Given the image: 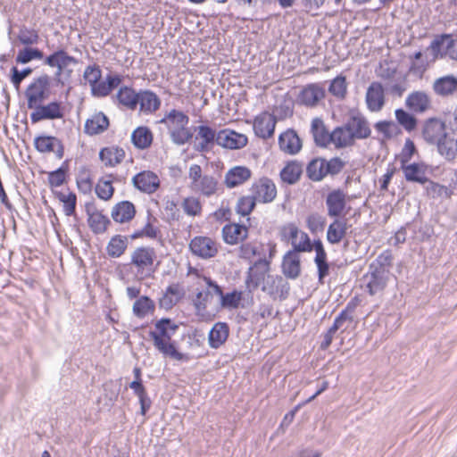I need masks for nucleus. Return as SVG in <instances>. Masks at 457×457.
Listing matches in <instances>:
<instances>
[{"instance_id": "48", "label": "nucleus", "mask_w": 457, "mask_h": 457, "mask_svg": "<svg viewBox=\"0 0 457 457\" xmlns=\"http://www.w3.org/2000/svg\"><path fill=\"white\" fill-rule=\"evenodd\" d=\"M128 246V238L124 236L116 235L109 241L106 251L109 256L118 258L121 256Z\"/></svg>"}, {"instance_id": "55", "label": "nucleus", "mask_w": 457, "mask_h": 457, "mask_svg": "<svg viewBox=\"0 0 457 457\" xmlns=\"http://www.w3.org/2000/svg\"><path fill=\"white\" fill-rule=\"evenodd\" d=\"M392 254L389 251H385L381 253L376 260L370 265V269L379 270V271H386L387 274H390V267L392 264Z\"/></svg>"}, {"instance_id": "49", "label": "nucleus", "mask_w": 457, "mask_h": 457, "mask_svg": "<svg viewBox=\"0 0 457 457\" xmlns=\"http://www.w3.org/2000/svg\"><path fill=\"white\" fill-rule=\"evenodd\" d=\"M302 166L296 162H288L280 171L282 181L287 184H295L302 174Z\"/></svg>"}, {"instance_id": "51", "label": "nucleus", "mask_w": 457, "mask_h": 457, "mask_svg": "<svg viewBox=\"0 0 457 457\" xmlns=\"http://www.w3.org/2000/svg\"><path fill=\"white\" fill-rule=\"evenodd\" d=\"M155 304L147 296L139 297L133 304V313L137 318H145L147 314L154 312Z\"/></svg>"}, {"instance_id": "43", "label": "nucleus", "mask_w": 457, "mask_h": 457, "mask_svg": "<svg viewBox=\"0 0 457 457\" xmlns=\"http://www.w3.org/2000/svg\"><path fill=\"white\" fill-rule=\"evenodd\" d=\"M192 191L200 193L205 196L214 195L218 189V182L215 178L204 175L195 186H190Z\"/></svg>"}, {"instance_id": "21", "label": "nucleus", "mask_w": 457, "mask_h": 457, "mask_svg": "<svg viewBox=\"0 0 457 457\" xmlns=\"http://www.w3.org/2000/svg\"><path fill=\"white\" fill-rule=\"evenodd\" d=\"M35 111L30 114L32 122L36 123L42 120H54L62 118L61 104L52 102L46 105H37Z\"/></svg>"}, {"instance_id": "5", "label": "nucleus", "mask_w": 457, "mask_h": 457, "mask_svg": "<svg viewBox=\"0 0 457 457\" xmlns=\"http://www.w3.org/2000/svg\"><path fill=\"white\" fill-rule=\"evenodd\" d=\"M276 253V244L273 242H250L243 244L239 248L241 258L255 261H271Z\"/></svg>"}, {"instance_id": "60", "label": "nucleus", "mask_w": 457, "mask_h": 457, "mask_svg": "<svg viewBox=\"0 0 457 457\" xmlns=\"http://www.w3.org/2000/svg\"><path fill=\"white\" fill-rule=\"evenodd\" d=\"M375 129L377 131L383 134L386 138H391L399 132L398 126L394 121H378L375 124Z\"/></svg>"}, {"instance_id": "2", "label": "nucleus", "mask_w": 457, "mask_h": 457, "mask_svg": "<svg viewBox=\"0 0 457 457\" xmlns=\"http://www.w3.org/2000/svg\"><path fill=\"white\" fill-rule=\"evenodd\" d=\"M79 61L70 55L65 50L58 49L46 56L44 63L53 69H55L54 76L57 82L64 85L68 82L73 73L74 67Z\"/></svg>"}, {"instance_id": "45", "label": "nucleus", "mask_w": 457, "mask_h": 457, "mask_svg": "<svg viewBox=\"0 0 457 457\" xmlns=\"http://www.w3.org/2000/svg\"><path fill=\"white\" fill-rule=\"evenodd\" d=\"M220 298V308L228 309V310H235L237 309L240 305V303L243 298V293L241 291L234 290L229 293L224 294L221 290V294L219 295Z\"/></svg>"}, {"instance_id": "17", "label": "nucleus", "mask_w": 457, "mask_h": 457, "mask_svg": "<svg viewBox=\"0 0 457 457\" xmlns=\"http://www.w3.org/2000/svg\"><path fill=\"white\" fill-rule=\"evenodd\" d=\"M390 274L386 271H379L369 268V272L364 276L365 287L370 295L380 294L386 288Z\"/></svg>"}, {"instance_id": "4", "label": "nucleus", "mask_w": 457, "mask_h": 457, "mask_svg": "<svg viewBox=\"0 0 457 457\" xmlns=\"http://www.w3.org/2000/svg\"><path fill=\"white\" fill-rule=\"evenodd\" d=\"M203 280L205 287L196 293L192 299V303L195 315L205 318L208 316L207 309L212 304L213 296L219 297V295L221 294V287L210 278L203 277Z\"/></svg>"}, {"instance_id": "61", "label": "nucleus", "mask_w": 457, "mask_h": 457, "mask_svg": "<svg viewBox=\"0 0 457 457\" xmlns=\"http://www.w3.org/2000/svg\"><path fill=\"white\" fill-rule=\"evenodd\" d=\"M184 212L190 216H196L200 214L202 206L200 201L195 197H187L182 203Z\"/></svg>"}, {"instance_id": "30", "label": "nucleus", "mask_w": 457, "mask_h": 457, "mask_svg": "<svg viewBox=\"0 0 457 457\" xmlns=\"http://www.w3.org/2000/svg\"><path fill=\"white\" fill-rule=\"evenodd\" d=\"M109 127V120L103 112L94 113L85 122L84 131L89 136L98 135Z\"/></svg>"}, {"instance_id": "47", "label": "nucleus", "mask_w": 457, "mask_h": 457, "mask_svg": "<svg viewBox=\"0 0 457 457\" xmlns=\"http://www.w3.org/2000/svg\"><path fill=\"white\" fill-rule=\"evenodd\" d=\"M88 224L94 233L101 234L107 229L110 220L102 212L96 210L88 214Z\"/></svg>"}, {"instance_id": "46", "label": "nucleus", "mask_w": 457, "mask_h": 457, "mask_svg": "<svg viewBox=\"0 0 457 457\" xmlns=\"http://www.w3.org/2000/svg\"><path fill=\"white\" fill-rule=\"evenodd\" d=\"M131 140L136 147L145 149L152 144L153 134L149 129L139 127L133 131Z\"/></svg>"}, {"instance_id": "8", "label": "nucleus", "mask_w": 457, "mask_h": 457, "mask_svg": "<svg viewBox=\"0 0 457 457\" xmlns=\"http://www.w3.org/2000/svg\"><path fill=\"white\" fill-rule=\"evenodd\" d=\"M48 86L49 77L43 75L34 79L28 87L25 95L29 109L37 107V105L40 104L47 97Z\"/></svg>"}, {"instance_id": "15", "label": "nucleus", "mask_w": 457, "mask_h": 457, "mask_svg": "<svg viewBox=\"0 0 457 457\" xmlns=\"http://www.w3.org/2000/svg\"><path fill=\"white\" fill-rule=\"evenodd\" d=\"M192 253L203 259H209L218 253V245L215 241L208 237H195L189 244Z\"/></svg>"}, {"instance_id": "3", "label": "nucleus", "mask_w": 457, "mask_h": 457, "mask_svg": "<svg viewBox=\"0 0 457 457\" xmlns=\"http://www.w3.org/2000/svg\"><path fill=\"white\" fill-rule=\"evenodd\" d=\"M156 253L148 246L137 247L130 254L129 266L137 279L143 280L151 277L154 271Z\"/></svg>"}, {"instance_id": "9", "label": "nucleus", "mask_w": 457, "mask_h": 457, "mask_svg": "<svg viewBox=\"0 0 457 457\" xmlns=\"http://www.w3.org/2000/svg\"><path fill=\"white\" fill-rule=\"evenodd\" d=\"M262 290L267 293L273 300H285L290 290V286L280 276H268L261 285Z\"/></svg>"}, {"instance_id": "33", "label": "nucleus", "mask_w": 457, "mask_h": 457, "mask_svg": "<svg viewBox=\"0 0 457 457\" xmlns=\"http://www.w3.org/2000/svg\"><path fill=\"white\" fill-rule=\"evenodd\" d=\"M330 144L336 148H345L354 144V139L347 128L346 123L343 126L337 127L330 133Z\"/></svg>"}, {"instance_id": "31", "label": "nucleus", "mask_w": 457, "mask_h": 457, "mask_svg": "<svg viewBox=\"0 0 457 457\" xmlns=\"http://www.w3.org/2000/svg\"><path fill=\"white\" fill-rule=\"evenodd\" d=\"M229 328L225 322H217L213 325L208 335V342L211 348L217 349L228 339Z\"/></svg>"}, {"instance_id": "37", "label": "nucleus", "mask_w": 457, "mask_h": 457, "mask_svg": "<svg viewBox=\"0 0 457 457\" xmlns=\"http://www.w3.org/2000/svg\"><path fill=\"white\" fill-rule=\"evenodd\" d=\"M136 209L134 204L129 201H122L117 204L112 211V217L116 222L124 223L134 218Z\"/></svg>"}, {"instance_id": "10", "label": "nucleus", "mask_w": 457, "mask_h": 457, "mask_svg": "<svg viewBox=\"0 0 457 457\" xmlns=\"http://www.w3.org/2000/svg\"><path fill=\"white\" fill-rule=\"evenodd\" d=\"M252 195L259 203H271L277 195V187L274 182L266 177L256 180L251 187Z\"/></svg>"}, {"instance_id": "29", "label": "nucleus", "mask_w": 457, "mask_h": 457, "mask_svg": "<svg viewBox=\"0 0 457 457\" xmlns=\"http://www.w3.org/2000/svg\"><path fill=\"white\" fill-rule=\"evenodd\" d=\"M154 346L155 349L160 352L165 357H170L176 361H185L187 360V357L179 352L176 348L175 342L172 341V338L170 339H152Z\"/></svg>"}, {"instance_id": "36", "label": "nucleus", "mask_w": 457, "mask_h": 457, "mask_svg": "<svg viewBox=\"0 0 457 457\" xmlns=\"http://www.w3.org/2000/svg\"><path fill=\"white\" fill-rule=\"evenodd\" d=\"M434 92L440 96H449L457 90V78L447 75L436 79L433 83Z\"/></svg>"}, {"instance_id": "6", "label": "nucleus", "mask_w": 457, "mask_h": 457, "mask_svg": "<svg viewBox=\"0 0 457 457\" xmlns=\"http://www.w3.org/2000/svg\"><path fill=\"white\" fill-rule=\"evenodd\" d=\"M282 237L291 243V251L297 253L312 250L313 244L311 243L309 236L294 223H288L282 228Z\"/></svg>"}, {"instance_id": "35", "label": "nucleus", "mask_w": 457, "mask_h": 457, "mask_svg": "<svg viewBox=\"0 0 457 457\" xmlns=\"http://www.w3.org/2000/svg\"><path fill=\"white\" fill-rule=\"evenodd\" d=\"M438 152L447 160H454L457 158V134L454 132L447 133L444 139L437 145Z\"/></svg>"}, {"instance_id": "16", "label": "nucleus", "mask_w": 457, "mask_h": 457, "mask_svg": "<svg viewBox=\"0 0 457 457\" xmlns=\"http://www.w3.org/2000/svg\"><path fill=\"white\" fill-rule=\"evenodd\" d=\"M248 138L245 134L229 129L220 130L217 134L216 143L228 149H240L246 145Z\"/></svg>"}, {"instance_id": "34", "label": "nucleus", "mask_w": 457, "mask_h": 457, "mask_svg": "<svg viewBox=\"0 0 457 457\" xmlns=\"http://www.w3.org/2000/svg\"><path fill=\"white\" fill-rule=\"evenodd\" d=\"M405 104L410 110L422 113L429 109L430 99L426 93L416 91L407 96Z\"/></svg>"}, {"instance_id": "32", "label": "nucleus", "mask_w": 457, "mask_h": 457, "mask_svg": "<svg viewBox=\"0 0 457 457\" xmlns=\"http://www.w3.org/2000/svg\"><path fill=\"white\" fill-rule=\"evenodd\" d=\"M35 146L41 153H55L58 157L62 156L63 147L60 140L54 137L42 136L35 139Z\"/></svg>"}, {"instance_id": "63", "label": "nucleus", "mask_w": 457, "mask_h": 457, "mask_svg": "<svg viewBox=\"0 0 457 457\" xmlns=\"http://www.w3.org/2000/svg\"><path fill=\"white\" fill-rule=\"evenodd\" d=\"M19 41L25 46L35 45L38 42L39 37L34 29H21L18 35Z\"/></svg>"}, {"instance_id": "26", "label": "nucleus", "mask_w": 457, "mask_h": 457, "mask_svg": "<svg viewBox=\"0 0 457 457\" xmlns=\"http://www.w3.org/2000/svg\"><path fill=\"white\" fill-rule=\"evenodd\" d=\"M346 204V195L340 189L331 191L326 198L328 214L330 217H338L344 212Z\"/></svg>"}, {"instance_id": "22", "label": "nucleus", "mask_w": 457, "mask_h": 457, "mask_svg": "<svg viewBox=\"0 0 457 457\" xmlns=\"http://www.w3.org/2000/svg\"><path fill=\"white\" fill-rule=\"evenodd\" d=\"M325 97L324 87L318 83L306 85L301 91L298 101L306 106H315Z\"/></svg>"}, {"instance_id": "24", "label": "nucleus", "mask_w": 457, "mask_h": 457, "mask_svg": "<svg viewBox=\"0 0 457 457\" xmlns=\"http://www.w3.org/2000/svg\"><path fill=\"white\" fill-rule=\"evenodd\" d=\"M279 149L287 154H295L302 148V142L296 132L287 129L278 137Z\"/></svg>"}, {"instance_id": "44", "label": "nucleus", "mask_w": 457, "mask_h": 457, "mask_svg": "<svg viewBox=\"0 0 457 457\" xmlns=\"http://www.w3.org/2000/svg\"><path fill=\"white\" fill-rule=\"evenodd\" d=\"M116 97L120 104L130 110H135L138 104V94L129 87H121Z\"/></svg>"}, {"instance_id": "54", "label": "nucleus", "mask_w": 457, "mask_h": 457, "mask_svg": "<svg viewBox=\"0 0 457 457\" xmlns=\"http://www.w3.org/2000/svg\"><path fill=\"white\" fill-rule=\"evenodd\" d=\"M44 54L38 48L25 47L18 52L15 61L17 63L26 64L32 60H42Z\"/></svg>"}, {"instance_id": "23", "label": "nucleus", "mask_w": 457, "mask_h": 457, "mask_svg": "<svg viewBox=\"0 0 457 457\" xmlns=\"http://www.w3.org/2000/svg\"><path fill=\"white\" fill-rule=\"evenodd\" d=\"M251 177L252 171L249 168L245 166H235L226 172L224 183L227 187L234 188L248 181Z\"/></svg>"}, {"instance_id": "20", "label": "nucleus", "mask_w": 457, "mask_h": 457, "mask_svg": "<svg viewBox=\"0 0 457 457\" xmlns=\"http://www.w3.org/2000/svg\"><path fill=\"white\" fill-rule=\"evenodd\" d=\"M132 183L137 189L146 194L155 192L160 186L158 176L150 170H144L135 175Z\"/></svg>"}, {"instance_id": "64", "label": "nucleus", "mask_w": 457, "mask_h": 457, "mask_svg": "<svg viewBox=\"0 0 457 457\" xmlns=\"http://www.w3.org/2000/svg\"><path fill=\"white\" fill-rule=\"evenodd\" d=\"M77 186L79 190L87 195L92 190L93 182L90 176L87 172H83L77 178Z\"/></svg>"}, {"instance_id": "39", "label": "nucleus", "mask_w": 457, "mask_h": 457, "mask_svg": "<svg viewBox=\"0 0 457 457\" xmlns=\"http://www.w3.org/2000/svg\"><path fill=\"white\" fill-rule=\"evenodd\" d=\"M217 134L209 126L201 125L197 128L196 140H199L196 149L201 152L208 151L210 146L216 141Z\"/></svg>"}, {"instance_id": "28", "label": "nucleus", "mask_w": 457, "mask_h": 457, "mask_svg": "<svg viewBox=\"0 0 457 457\" xmlns=\"http://www.w3.org/2000/svg\"><path fill=\"white\" fill-rule=\"evenodd\" d=\"M281 267L282 272L287 278L292 279L298 278L301 273L299 253L295 251H288L283 257Z\"/></svg>"}, {"instance_id": "19", "label": "nucleus", "mask_w": 457, "mask_h": 457, "mask_svg": "<svg viewBox=\"0 0 457 457\" xmlns=\"http://www.w3.org/2000/svg\"><path fill=\"white\" fill-rule=\"evenodd\" d=\"M270 269V261H254L250 266L246 283L253 288L260 287L267 278Z\"/></svg>"}, {"instance_id": "14", "label": "nucleus", "mask_w": 457, "mask_h": 457, "mask_svg": "<svg viewBox=\"0 0 457 457\" xmlns=\"http://www.w3.org/2000/svg\"><path fill=\"white\" fill-rule=\"evenodd\" d=\"M277 123V118L268 112H263L257 115L253 120V130L257 137L266 139L273 136L275 127Z\"/></svg>"}, {"instance_id": "18", "label": "nucleus", "mask_w": 457, "mask_h": 457, "mask_svg": "<svg viewBox=\"0 0 457 457\" xmlns=\"http://www.w3.org/2000/svg\"><path fill=\"white\" fill-rule=\"evenodd\" d=\"M401 169L403 172L405 179L409 182L425 184L428 181V167L424 162L402 163Z\"/></svg>"}, {"instance_id": "7", "label": "nucleus", "mask_w": 457, "mask_h": 457, "mask_svg": "<svg viewBox=\"0 0 457 457\" xmlns=\"http://www.w3.org/2000/svg\"><path fill=\"white\" fill-rule=\"evenodd\" d=\"M428 49L432 52L434 60L449 57L457 61V38H453L450 35H442L435 38Z\"/></svg>"}, {"instance_id": "56", "label": "nucleus", "mask_w": 457, "mask_h": 457, "mask_svg": "<svg viewBox=\"0 0 457 457\" xmlns=\"http://www.w3.org/2000/svg\"><path fill=\"white\" fill-rule=\"evenodd\" d=\"M395 119L407 131H412L417 126L416 118L403 109L395 110Z\"/></svg>"}, {"instance_id": "52", "label": "nucleus", "mask_w": 457, "mask_h": 457, "mask_svg": "<svg viewBox=\"0 0 457 457\" xmlns=\"http://www.w3.org/2000/svg\"><path fill=\"white\" fill-rule=\"evenodd\" d=\"M113 191L112 175L101 178L96 186V193L103 200H109L112 196Z\"/></svg>"}, {"instance_id": "42", "label": "nucleus", "mask_w": 457, "mask_h": 457, "mask_svg": "<svg viewBox=\"0 0 457 457\" xmlns=\"http://www.w3.org/2000/svg\"><path fill=\"white\" fill-rule=\"evenodd\" d=\"M311 130L318 145L328 146L330 144V133L326 130L321 119L315 118L312 120Z\"/></svg>"}, {"instance_id": "27", "label": "nucleus", "mask_w": 457, "mask_h": 457, "mask_svg": "<svg viewBox=\"0 0 457 457\" xmlns=\"http://www.w3.org/2000/svg\"><path fill=\"white\" fill-rule=\"evenodd\" d=\"M179 326L170 319H161L156 321L154 328L149 331L151 339H170L175 335Z\"/></svg>"}, {"instance_id": "1", "label": "nucleus", "mask_w": 457, "mask_h": 457, "mask_svg": "<svg viewBox=\"0 0 457 457\" xmlns=\"http://www.w3.org/2000/svg\"><path fill=\"white\" fill-rule=\"evenodd\" d=\"M168 128L173 143L179 145L186 144L191 137L192 134L187 129L189 122L188 116L182 111L172 109L168 112L160 120Z\"/></svg>"}, {"instance_id": "62", "label": "nucleus", "mask_w": 457, "mask_h": 457, "mask_svg": "<svg viewBox=\"0 0 457 457\" xmlns=\"http://www.w3.org/2000/svg\"><path fill=\"white\" fill-rule=\"evenodd\" d=\"M102 71L99 66L94 64L87 66L83 73L84 79L88 82L90 87L95 85L101 79Z\"/></svg>"}, {"instance_id": "25", "label": "nucleus", "mask_w": 457, "mask_h": 457, "mask_svg": "<svg viewBox=\"0 0 457 457\" xmlns=\"http://www.w3.org/2000/svg\"><path fill=\"white\" fill-rule=\"evenodd\" d=\"M248 236V228L238 223L227 224L222 228V237L228 245H237Z\"/></svg>"}, {"instance_id": "41", "label": "nucleus", "mask_w": 457, "mask_h": 457, "mask_svg": "<svg viewBox=\"0 0 457 457\" xmlns=\"http://www.w3.org/2000/svg\"><path fill=\"white\" fill-rule=\"evenodd\" d=\"M138 104L141 112L151 113L159 109L161 101L156 94L151 91H142L138 93Z\"/></svg>"}, {"instance_id": "12", "label": "nucleus", "mask_w": 457, "mask_h": 457, "mask_svg": "<svg viewBox=\"0 0 457 457\" xmlns=\"http://www.w3.org/2000/svg\"><path fill=\"white\" fill-rule=\"evenodd\" d=\"M345 123L354 141L356 139H366L371 135L368 120L360 112H352Z\"/></svg>"}, {"instance_id": "59", "label": "nucleus", "mask_w": 457, "mask_h": 457, "mask_svg": "<svg viewBox=\"0 0 457 457\" xmlns=\"http://www.w3.org/2000/svg\"><path fill=\"white\" fill-rule=\"evenodd\" d=\"M326 224V218L319 213H311L306 218V225L312 233L322 231Z\"/></svg>"}, {"instance_id": "13", "label": "nucleus", "mask_w": 457, "mask_h": 457, "mask_svg": "<svg viewBox=\"0 0 457 457\" xmlns=\"http://www.w3.org/2000/svg\"><path fill=\"white\" fill-rule=\"evenodd\" d=\"M446 134L445 124L440 119H429L423 126L422 137L428 144L437 145Z\"/></svg>"}, {"instance_id": "38", "label": "nucleus", "mask_w": 457, "mask_h": 457, "mask_svg": "<svg viewBox=\"0 0 457 457\" xmlns=\"http://www.w3.org/2000/svg\"><path fill=\"white\" fill-rule=\"evenodd\" d=\"M125 157V152L119 147H105L99 153V158L107 167H114L120 164Z\"/></svg>"}, {"instance_id": "40", "label": "nucleus", "mask_w": 457, "mask_h": 457, "mask_svg": "<svg viewBox=\"0 0 457 457\" xmlns=\"http://www.w3.org/2000/svg\"><path fill=\"white\" fill-rule=\"evenodd\" d=\"M347 231V224L345 220L336 219L329 224L327 230V240L332 245L341 242Z\"/></svg>"}, {"instance_id": "57", "label": "nucleus", "mask_w": 457, "mask_h": 457, "mask_svg": "<svg viewBox=\"0 0 457 457\" xmlns=\"http://www.w3.org/2000/svg\"><path fill=\"white\" fill-rule=\"evenodd\" d=\"M256 202L257 200L253 195L240 197L236 207L237 212L242 216L249 215L253 210Z\"/></svg>"}, {"instance_id": "11", "label": "nucleus", "mask_w": 457, "mask_h": 457, "mask_svg": "<svg viewBox=\"0 0 457 457\" xmlns=\"http://www.w3.org/2000/svg\"><path fill=\"white\" fill-rule=\"evenodd\" d=\"M367 108L371 112H380L386 103L385 90L381 83L374 81L370 84L365 95Z\"/></svg>"}, {"instance_id": "53", "label": "nucleus", "mask_w": 457, "mask_h": 457, "mask_svg": "<svg viewBox=\"0 0 457 457\" xmlns=\"http://www.w3.org/2000/svg\"><path fill=\"white\" fill-rule=\"evenodd\" d=\"M427 194L429 197L434 199H448L453 195V190L448 187L440 185L433 181H428Z\"/></svg>"}, {"instance_id": "50", "label": "nucleus", "mask_w": 457, "mask_h": 457, "mask_svg": "<svg viewBox=\"0 0 457 457\" xmlns=\"http://www.w3.org/2000/svg\"><path fill=\"white\" fill-rule=\"evenodd\" d=\"M306 173L312 181H320L327 176L325 168V159L316 158L309 162L306 168Z\"/></svg>"}, {"instance_id": "58", "label": "nucleus", "mask_w": 457, "mask_h": 457, "mask_svg": "<svg viewBox=\"0 0 457 457\" xmlns=\"http://www.w3.org/2000/svg\"><path fill=\"white\" fill-rule=\"evenodd\" d=\"M346 89L347 86L345 78L343 76H337L331 81L328 92L334 96L342 99L345 96Z\"/></svg>"}]
</instances>
